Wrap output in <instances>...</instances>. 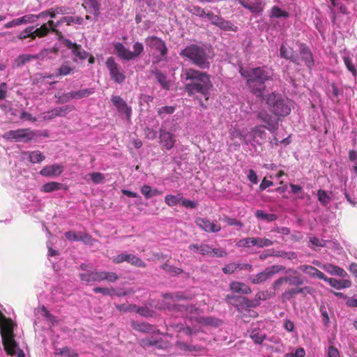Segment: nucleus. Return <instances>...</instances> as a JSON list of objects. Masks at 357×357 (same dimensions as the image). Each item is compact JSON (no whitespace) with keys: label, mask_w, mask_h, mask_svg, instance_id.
<instances>
[{"label":"nucleus","mask_w":357,"mask_h":357,"mask_svg":"<svg viewBox=\"0 0 357 357\" xmlns=\"http://www.w3.org/2000/svg\"><path fill=\"white\" fill-rule=\"evenodd\" d=\"M181 79L188 94L199 93L206 100L208 99L213 84L210 76L206 73L193 68H185L182 69Z\"/></svg>","instance_id":"obj_1"},{"label":"nucleus","mask_w":357,"mask_h":357,"mask_svg":"<svg viewBox=\"0 0 357 357\" xmlns=\"http://www.w3.org/2000/svg\"><path fill=\"white\" fill-rule=\"evenodd\" d=\"M241 75L247 79L250 92L257 97H262L266 89L265 82L271 79V75L264 67L250 70L240 69Z\"/></svg>","instance_id":"obj_2"},{"label":"nucleus","mask_w":357,"mask_h":357,"mask_svg":"<svg viewBox=\"0 0 357 357\" xmlns=\"http://www.w3.org/2000/svg\"><path fill=\"white\" fill-rule=\"evenodd\" d=\"M210 50L197 45H190L182 50L180 55L188 58L193 64L201 69H208L212 56Z\"/></svg>","instance_id":"obj_3"},{"label":"nucleus","mask_w":357,"mask_h":357,"mask_svg":"<svg viewBox=\"0 0 357 357\" xmlns=\"http://www.w3.org/2000/svg\"><path fill=\"white\" fill-rule=\"evenodd\" d=\"M14 326L15 324L10 319L3 317V321H0L2 342L5 350L10 355L15 354L18 349L17 344L13 338Z\"/></svg>","instance_id":"obj_4"},{"label":"nucleus","mask_w":357,"mask_h":357,"mask_svg":"<svg viewBox=\"0 0 357 357\" xmlns=\"http://www.w3.org/2000/svg\"><path fill=\"white\" fill-rule=\"evenodd\" d=\"M266 103L271 111L278 116H286L291 110V102L275 93H272L267 97Z\"/></svg>","instance_id":"obj_5"},{"label":"nucleus","mask_w":357,"mask_h":357,"mask_svg":"<svg viewBox=\"0 0 357 357\" xmlns=\"http://www.w3.org/2000/svg\"><path fill=\"white\" fill-rule=\"evenodd\" d=\"M114 51L116 55L121 59L130 61L138 57L144 51V45L142 43L136 42L133 44V52L127 49L122 43L114 44Z\"/></svg>","instance_id":"obj_6"},{"label":"nucleus","mask_w":357,"mask_h":357,"mask_svg":"<svg viewBox=\"0 0 357 357\" xmlns=\"http://www.w3.org/2000/svg\"><path fill=\"white\" fill-rule=\"evenodd\" d=\"M81 280L86 283L91 282H101L106 280L114 282L119 279V276L114 272L107 271H87L79 275Z\"/></svg>","instance_id":"obj_7"},{"label":"nucleus","mask_w":357,"mask_h":357,"mask_svg":"<svg viewBox=\"0 0 357 357\" xmlns=\"http://www.w3.org/2000/svg\"><path fill=\"white\" fill-rule=\"evenodd\" d=\"M38 136V135L36 131L29 128H23L6 132L3 135V137L7 140H14L26 143L33 140Z\"/></svg>","instance_id":"obj_8"},{"label":"nucleus","mask_w":357,"mask_h":357,"mask_svg":"<svg viewBox=\"0 0 357 357\" xmlns=\"http://www.w3.org/2000/svg\"><path fill=\"white\" fill-rule=\"evenodd\" d=\"M285 270V267L281 265H273L264 269L257 275H250L248 280L254 284H257L268 280L274 275Z\"/></svg>","instance_id":"obj_9"},{"label":"nucleus","mask_w":357,"mask_h":357,"mask_svg":"<svg viewBox=\"0 0 357 357\" xmlns=\"http://www.w3.org/2000/svg\"><path fill=\"white\" fill-rule=\"evenodd\" d=\"M145 43L151 51L158 53V60H161L167 54V48L165 41L156 36H149L145 39Z\"/></svg>","instance_id":"obj_10"},{"label":"nucleus","mask_w":357,"mask_h":357,"mask_svg":"<svg viewBox=\"0 0 357 357\" xmlns=\"http://www.w3.org/2000/svg\"><path fill=\"white\" fill-rule=\"evenodd\" d=\"M106 66L109 70L111 78L116 83L121 84L124 82L126 76L120 69V66L113 57H109L106 61Z\"/></svg>","instance_id":"obj_11"},{"label":"nucleus","mask_w":357,"mask_h":357,"mask_svg":"<svg viewBox=\"0 0 357 357\" xmlns=\"http://www.w3.org/2000/svg\"><path fill=\"white\" fill-rule=\"evenodd\" d=\"M112 261L114 264H121L124 261L141 268H145L146 264L138 257L135 255L128 254L126 252H121L119 255L112 258Z\"/></svg>","instance_id":"obj_12"},{"label":"nucleus","mask_w":357,"mask_h":357,"mask_svg":"<svg viewBox=\"0 0 357 357\" xmlns=\"http://www.w3.org/2000/svg\"><path fill=\"white\" fill-rule=\"evenodd\" d=\"M59 40L62 41V43L67 48L71 50L73 55L75 56V61H77V59L80 60H84L87 58L89 55L88 52L84 50L80 45H77L75 43H73L68 39L63 38L61 36H59Z\"/></svg>","instance_id":"obj_13"},{"label":"nucleus","mask_w":357,"mask_h":357,"mask_svg":"<svg viewBox=\"0 0 357 357\" xmlns=\"http://www.w3.org/2000/svg\"><path fill=\"white\" fill-rule=\"evenodd\" d=\"M59 40L62 41V43L67 48L71 50L73 55L75 56V61H77V59L80 60H84L87 58L89 55L88 52L84 50L80 45H77L75 43H73L68 39L63 38L61 36H59Z\"/></svg>","instance_id":"obj_14"},{"label":"nucleus","mask_w":357,"mask_h":357,"mask_svg":"<svg viewBox=\"0 0 357 357\" xmlns=\"http://www.w3.org/2000/svg\"><path fill=\"white\" fill-rule=\"evenodd\" d=\"M257 119L266 124V128L271 132L274 133L278 128L279 119L273 117L266 111H260L257 113Z\"/></svg>","instance_id":"obj_15"},{"label":"nucleus","mask_w":357,"mask_h":357,"mask_svg":"<svg viewBox=\"0 0 357 357\" xmlns=\"http://www.w3.org/2000/svg\"><path fill=\"white\" fill-rule=\"evenodd\" d=\"M206 17L211 22L225 31H235L234 25L229 21L225 20L219 15H215L212 12L207 13Z\"/></svg>","instance_id":"obj_16"},{"label":"nucleus","mask_w":357,"mask_h":357,"mask_svg":"<svg viewBox=\"0 0 357 357\" xmlns=\"http://www.w3.org/2000/svg\"><path fill=\"white\" fill-rule=\"evenodd\" d=\"M195 223L199 228L208 233L218 232L221 229L220 225L206 218H198L196 219Z\"/></svg>","instance_id":"obj_17"},{"label":"nucleus","mask_w":357,"mask_h":357,"mask_svg":"<svg viewBox=\"0 0 357 357\" xmlns=\"http://www.w3.org/2000/svg\"><path fill=\"white\" fill-rule=\"evenodd\" d=\"M57 24H55V22L52 20H49L47 23L43 24L39 28L34 29L33 28V36L34 39L36 36L42 38L48 34L50 31L58 33L56 27Z\"/></svg>","instance_id":"obj_18"},{"label":"nucleus","mask_w":357,"mask_h":357,"mask_svg":"<svg viewBox=\"0 0 357 357\" xmlns=\"http://www.w3.org/2000/svg\"><path fill=\"white\" fill-rule=\"evenodd\" d=\"M112 102L116 107L119 112L124 114L127 119H130L131 116V108L128 106L127 103L120 97L117 96H112Z\"/></svg>","instance_id":"obj_19"},{"label":"nucleus","mask_w":357,"mask_h":357,"mask_svg":"<svg viewBox=\"0 0 357 357\" xmlns=\"http://www.w3.org/2000/svg\"><path fill=\"white\" fill-rule=\"evenodd\" d=\"M75 109L73 105H65L55 107L51 111L47 112L44 116L45 119H52L56 116H65Z\"/></svg>","instance_id":"obj_20"},{"label":"nucleus","mask_w":357,"mask_h":357,"mask_svg":"<svg viewBox=\"0 0 357 357\" xmlns=\"http://www.w3.org/2000/svg\"><path fill=\"white\" fill-rule=\"evenodd\" d=\"M141 345L144 347L155 346L158 349H166L169 347V343L165 341L162 337H146L141 340Z\"/></svg>","instance_id":"obj_21"},{"label":"nucleus","mask_w":357,"mask_h":357,"mask_svg":"<svg viewBox=\"0 0 357 357\" xmlns=\"http://www.w3.org/2000/svg\"><path fill=\"white\" fill-rule=\"evenodd\" d=\"M299 51L300 64L301 61H304L305 64L311 68L314 65V59L310 50L305 45H301Z\"/></svg>","instance_id":"obj_22"},{"label":"nucleus","mask_w":357,"mask_h":357,"mask_svg":"<svg viewBox=\"0 0 357 357\" xmlns=\"http://www.w3.org/2000/svg\"><path fill=\"white\" fill-rule=\"evenodd\" d=\"M160 142L162 146H163L167 150L172 149L175 144V136L174 134L165 131V130H160Z\"/></svg>","instance_id":"obj_23"},{"label":"nucleus","mask_w":357,"mask_h":357,"mask_svg":"<svg viewBox=\"0 0 357 357\" xmlns=\"http://www.w3.org/2000/svg\"><path fill=\"white\" fill-rule=\"evenodd\" d=\"M280 55L282 58L290 60L293 63L299 65L300 58L298 56L294 55L293 49L287 46L286 44H282L280 48Z\"/></svg>","instance_id":"obj_24"},{"label":"nucleus","mask_w":357,"mask_h":357,"mask_svg":"<svg viewBox=\"0 0 357 357\" xmlns=\"http://www.w3.org/2000/svg\"><path fill=\"white\" fill-rule=\"evenodd\" d=\"M63 171V167L59 164H54L44 167L40 172V174L44 176H56L60 175Z\"/></svg>","instance_id":"obj_25"},{"label":"nucleus","mask_w":357,"mask_h":357,"mask_svg":"<svg viewBox=\"0 0 357 357\" xmlns=\"http://www.w3.org/2000/svg\"><path fill=\"white\" fill-rule=\"evenodd\" d=\"M298 269L312 278H317L320 280H326V275L319 270L310 265H301Z\"/></svg>","instance_id":"obj_26"},{"label":"nucleus","mask_w":357,"mask_h":357,"mask_svg":"<svg viewBox=\"0 0 357 357\" xmlns=\"http://www.w3.org/2000/svg\"><path fill=\"white\" fill-rule=\"evenodd\" d=\"M324 281L327 282L332 287L336 289L349 288L351 285V280L344 278L343 280H337L335 278H327L326 276V280H324Z\"/></svg>","instance_id":"obj_27"},{"label":"nucleus","mask_w":357,"mask_h":357,"mask_svg":"<svg viewBox=\"0 0 357 357\" xmlns=\"http://www.w3.org/2000/svg\"><path fill=\"white\" fill-rule=\"evenodd\" d=\"M322 268L332 275H337L342 278L348 277L347 273L343 268L332 264H326Z\"/></svg>","instance_id":"obj_28"},{"label":"nucleus","mask_w":357,"mask_h":357,"mask_svg":"<svg viewBox=\"0 0 357 357\" xmlns=\"http://www.w3.org/2000/svg\"><path fill=\"white\" fill-rule=\"evenodd\" d=\"M188 248L190 251L194 252H199L202 255L212 256V248L208 244H191Z\"/></svg>","instance_id":"obj_29"},{"label":"nucleus","mask_w":357,"mask_h":357,"mask_svg":"<svg viewBox=\"0 0 357 357\" xmlns=\"http://www.w3.org/2000/svg\"><path fill=\"white\" fill-rule=\"evenodd\" d=\"M283 271L286 274H287L289 273H291L294 275L293 276H290V275L286 276L287 283H289V285L301 286L304 283L303 279L301 277L296 275V274L298 273L296 270H294L293 268H289V269L285 268V270H284Z\"/></svg>","instance_id":"obj_30"},{"label":"nucleus","mask_w":357,"mask_h":357,"mask_svg":"<svg viewBox=\"0 0 357 357\" xmlns=\"http://www.w3.org/2000/svg\"><path fill=\"white\" fill-rule=\"evenodd\" d=\"M82 6L90 13L98 16L100 13V3L98 0H84Z\"/></svg>","instance_id":"obj_31"},{"label":"nucleus","mask_w":357,"mask_h":357,"mask_svg":"<svg viewBox=\"0 0 357 357\" xmlns=\"http://www.w3.org/2000/svg\"><path fill=\"white\" fill-rule=\"evenodd\" d=\"M245 8L248 9L252 13H260L264 10L261 2L248 3L245 0H237Z\"/></svg>","instance_id":"obj_32"},{"label":"nucleus","mask_w":357,"mask_h":357,"mask_svg":"<svg viewBox=\"0 0 357 357\" xmlns=\"http://www.w3.org/2000/svg\"><path fill=\"white\" fill-rule=\"evenodd\" d=\"M230 289L235 293L249 294L252 292L251 289L247 284L240 282H232L230 284Z\"/></svg>","instance_id":"obj_33"},{"label":"nucleus","mask_w":357,"mask_h":357,"mask_svg":"<svg viewBox=\"0 0 357 357\" xmlns=\"http://www.w3.org/2000/svg\"><path fill=\"white\" fill-rule=\"evenodd\" d=\"M152 74L155 77L158 82L165 90L169 89V81L167 79V76L160 70L155 69L152 71Z\"/></svg>","instance_id":"obj_34"},{"label":"nucleus","mask_w":357,"mask_h":357,"mask_svg":"<svg viewBox=\"0 0 357 357\" xmlns=\"http://www.w3.org/2000/svg\"><path fill=\"white\" fill-rule=\"evenodd\" d=\"M105 178V175L100 172L90 173L84 176V179L87 183H89L91 181L94 184L102 183Z\"/></svg>","instance_id":"obj_35"},{"label":"nucleus","mask_w":357,"mask_h":357,"mask_svg":"<svg viewBox=\"0 0 357 357\" xmlns=\"http://www.w3.org/2000/svg\"><path fill=\"white\" fill-rule=\"evenodd\" d=\"M132 326L135 330L143 333H150L153 331V327L151 324L145 322L132 321Z\"/></svg>","instance_id":"obj_36"},{"label":"nucleus","mask_w":357,"mask_h":357,"mask_svg":"<svg viewBox=\"0 0 357 357\" xmlns=\"http://www.w3.org/2000/svg\"><path fill=\"white\" fill-rule=\"evenodd\" d=\"M253 246L259 248H263L264 247H269L273 244V242L266 238L252 237Z\"/></svg>","instance_id":"obj_37"},{"label":"nucleus","mask_w":357,"mask_h":357,"mask_svg":"<svg viewBox=\"0 0 357 357\" xmlns=\"http://www.w3.org/2000/svg\"><path fill=\"white\" fill-rule=\"evenodd\" d=\"M183 195L181 193L177 195H167L165 197V202L169 206H174L181 202Z\"/></svg>","instance_id":"obj_38"},{"label":"nucleus","mask_w":357,"mask_h":357,"mask_svg":"<svg viewBox=\"0 0 357 357\" xmlns=\"http://www.w3.org/2000/svg\"><path fill=\"white\" fill-rule=\"evenodd\" d=\"M63 187V184L52 181L44 184L41 188V190L45 192H52L56 190H59L61 189Z\"/></svg>","instance_id":"obj_39"},{"label":"nucleus","mask_w":357,"mask_h":357,"mask_svg":"<svg viewBox=\"0 0 357 357\" xmlns=\"http://www.w3.org/2000/svg\"><path fill=\"white\" fill-rule=\"evenodd\" d=\"M73 69L74 68L70 66L68 62H64L56 69V71L57 73V75L61 77L70 75L73 73Z\"/></svg>","instance_id":"obj_40"},{"label":"nucleus","mask_w":357,"mask_h":357,"mask_svg":"<svg viewBox=\"0 0 357 357\" xmlns=\"http://www.w3.org/2000/svg\"><path fill=\"white\" fill-rule=\"evenodd\" d=\"M318 199L324 206H327L332 199L328 193L324 190H319L317 192Z\"/></svg>","instance_id":"obj_41"},{"label":"nucleus","mask_w":357,"mask_h":357,"mask_svg":"<svg viewBox=\"0 0 357 357\" xmlns=\"http://www.w3.org/2000/svg\"><path fill=\"white\" fill-rule=\"evenodd\" d=\"M36 313L38 314L41 315L43 317H44L47 321H50L52 324H54L55 320V317L52 316L45 308V306H42L41 307H38L36 310Z\"/></svg>","instance_id":"obj_42"},{"label":"nucleus","mask_w":357,"mask_h":357,"mask_svg":"<svg viewBox=\"0 0 357 357\" xmlns=\"http://www.w3.org/2000/svg\"><path fill=\"white\" fill-rule=\"evenodd\" d=\"M27 154L32 163H39L45 159V156L39 151L28 152Z\"/></svg>","instance_id":"obj_43"},{"label":"nucleus","mask_w":357,"mask_h":357,"mask_svg":"<svg viewBox=\"0 0 357 357\" xmlns=\"http://www.w3.org/2000/svg\"><path fill=\"white\" fill-rule=\"evenodd\" d=\"M199 322L206 326H218L220 324L221 321L211 317H200L199 319Z\"/></svg>","instance_id":"obj_44"},{"label":"nucleus","mask_w":357,"mask_h":357,"mask_svg":"<svg viewBox=\"0 0 357 357\" xmlns=\"http://www.w3.org/2000/svg\"><path fill=\"white\" fill-rule=\"evenodd\" d=\"M255 215L257 218L272 222L277 219V215L273 213H266L263 211H257Z\"/></svg>","instance_id":"obj_45"},{"label":"nucleus","mask_w":357,"mask_h":357,"mask_svg":"<svg viewBox=\"0 0 357 357\" xmlns=\"http://www.w3.org/2000/svg\"><path fill=\"white\" fill-rule=\"evenodd\" d=\"M274 257H283L288 259H294L297 257V255L294 252H284L282 250H273Z\"/></svg>","instance_id":"obj_46"},{"label":"nucleus","mask_w":357,"mask_h":357,"mask_svg":"<svg viewBox=\"0 0 357 357\" xmlns=\"http://www.w3.org/2000/svg\"><path fill=\"white\" fill-rule=\"evenodd\" d=\"M271 17H288L289 13L284 10H282L279 7L275 6L272 8L270 14Z\"/></svg>","instance_id":"obj_47"},{"label":"nucleus","mask_w":357,"mask_h":357,"mask_svg":"<svg viewBox=\"0 0 357 357\" xmlns=\"http://www.w3.org/2000/svg\"><path fill=\"white\" fill-rule=\"evenodd\" d=\"M74 99H81L87 97L94 93L93 89H84L77 91H73Z\"/></svg>","instance_id":"obj_48"},{"label":"nucleus","mask_w":357,"mask_h":357,"mask_svg":"<svg viewBox=\"0 0 357 357\" xmlns=\"http://www.w3.org/2000/svg\"><path fill=\"white\" fill-rule=\"evenodd\" d=\"M250 336L256 344H261L266 337L264 333L257 331H252Z\"/></svg>","instance_id":"obj_49"},{"label":"nucleus","mask_w":357,"mask_h":357,"mask_svg":"<svg viewBox=\"0 0 357 357\" xmlns=\"http://www.w3.org/2000/svg\"><path fill=\"white\" fill-rule=\"evenodd\" d=\"M343 61L348 70L350 71L354 76H356L357 70L353 64L351 59L349 56H344Z\"/></svg>","instance_id":"obj_50"},{"label":"nucleus","mask_w":357,"mask_h":357,"mask_svg":"<svg viewBox=\"0 0 357 357\" xmlns=\"http://www.w3.org/2000/svg\"><path fill=\"white\" fill-rule=\"evenodd\" d=\"M26 38H31V40H34L33 26H29L26 28L18 35V38L20 40H24Z\"/></svg>","instance_id":"obj_51"},{"label":"nucleus","mask_w":357,"mask_h":357,"mask_svg":"<svg viewBox=\"0 0 357 357\" xmlns=\"http://www.w3.org/2000/svg\"><path fill=\"white\" fill-rule=\"evenodd\" d=\"M162 269H164L167 273H169L172 275H177L182 273V270L179 268L174 267L173 266L169 265L165 263L162 266Z\"/></svg>","instance_id":"obj_52"},{"label":"nucleus","mask_w":357,"mask_h":357,"mask_svg":"<svg viewBox=\"0 0 357 357\" xmlns=\"http://www.w3.org/2000/svg\"><path fill=\"white\" fill-rule=\"evenodd\" d=\"M56 354H59L60 356H68V357H77V354L75 351H73L66 347L57 349Z\"/></svg>","instance_id":"obj_53"},{"label":"nucleus","mask_w":357,"mask_h":357,"mask_svg":"<svg viewBox=\"0 0 357 357\" xmlns=\"http://www.w3.org/2000/svg\"><path fill=\"white\" fill-rule=\"evenodd\" d=\"M252 237H248L238 241L236 245L238 248H250L253 246Z\"/></svg>","instance_id":"obj_54"},{"label":"nucleus","mask_w":357,"mask_h":357,"mask_svg":"<svg viewBox=\"0 0 357 357\" xmlns=\"http://www.w3.org/2000/svg\"><path fill=\"white\" fill-rule=\"evenodd\" d=\"M190 12L192 14H193L197 17H199L201 18H204V17H206V16H207V13L205 12L204 9H203L201 7L197 6H192L190 8Z\"/></svg>","instance_id":"obj_55"},{"label":"nucleus","mask_w":357,"mask_h":357,"mask_svg":"<svg viewBox=\"0 0 357 357\" xmlns=\"http://www.w3.org/2000/svg\"><path fill=\"white\" fill-rule=\"evenodd\" d=\"M33 59H37L36 54H22L18 56L17 61L19 65H24Z\"/></svg>","instance_id":"obj_56"},{"label":"nucleus","mask_w":357,"mask_h":357,"mask_svg":"<svg viewBox=\"0 0 357 357\" xmlns=\"http://www.w3.org/2000/svg\"><path fill=\"white\" fill-rule=\"evenodd\" d=\"M65 236L68 240L73 241H84V239L88 237L87 235L84 236H78L76 233L71 231L66 232Z\"/></svg>","instance_id":"obj_57"},{"label":"nucleus","mask_w":357,"mask_h":357,"mask_svg":"<svg viewBox=\"0 0 357 357\" xmlns=\"http://www.w3.org/2000/svg\"><path fill=\"white\" fill-rule=\"evenodd\" d=\"M20 25L27 23H33L37 20L36 15H26L20 18H17Z\"/></svg>","instance_id":"obj_58"},{"label":"nucleus","mask_w":357,"mask_h":357,"mask_svg":"<svg viewBox=\"0 0 357 357\" xmlns=\"http://www.w3.org/2000/svg\"><path fill=\"white\" fill-rule=\"evenodd\" d=\"M93 292L96 294H102L103 295H112L114 293V289L113 288H105V287H95L93 289Z\"/></svg>","instance_id":"obj_59"},{"label":"nucleus","mask_w":357,"mask_h":357,"mask_svg":"<svg viewBox=\"0 0 357 357\" xmlns=\"http://www.w3.org/2000/svg\"><path fill=\"white\" fill-rule=\"evenodd\" d=\"M239 265L236 263H230L227 264L223 268L222 271L226 274H231L238 270Z\"/></svg>","instance_id":"obj_60"},{"label":"nucleus","mask_w":357,"mask_h":357,"mask_svg":"<svg viewBox=\"0 0 357 357\" xmlns=\"http://www.w3.org/2000/svg\"><path fill=\"white\" fill-rule=\"evenodd\" d=\"M71 99H74L73 92H68L66 93H63L62 96L59 97L58 103H64L69 101Z\"/></svg>","instance_id":"obj_61"},{"label":"nucleus","mask_w":357,"mask_h":357,"mask_svg":"<svg viewBox=\"0 0 357 357\" xmlns=\"http://www.w3.org/2000/svg\"><path fill=\"white\" fill-rule=\"evenodd\" d=\"M227 256V252L222 248H212V256L215 257H225Z\"/></svg>","instance_id":"obj_62"},{"label":"nucleus","mask_w":357,"mask_h":357,"mask_svg":"<svg viewBox=\"0 0 357 357\" xmlns=\"http://www.w3.org/2000/svg\"><path fill=\"white\" fill-rule=\"evenodd\" d=\"M296 295V289L291 288L286 290L282 294V298L285 300H289Z\"/></svg>","instance_id":"obj_63"},{"label":"nucleus","mask_w":357,"mask_h":357,"mask_svg":"<svg viewBox=\"0 0 357 357\" xmlns=\"http://www.w3.org/2000/svg\"><path fill=\"white\" fill-rule=\"evenodd\" d=\"M175 110V108L172 106H165L162 107L158 109V114L160 116H162L163 114H172Z\"/></svg>","instance_id":"obj_64"}]
</instances>
